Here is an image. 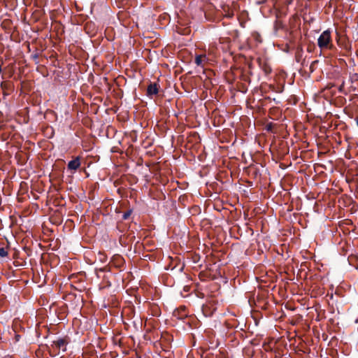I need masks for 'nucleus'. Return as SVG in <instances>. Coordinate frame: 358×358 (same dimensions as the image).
I'll list each match as a JSON object with an SVG mask.
<instances>
[{
	"label": "nucleus",
	"mask_w": 358,
	"mask_h": 358,
	"mask_svg": "<svg viewBox=\"0 0 358 358\" xmlns=\"http://www.w3.org/2000/svg\"><path fill=\"white\" fill-rule=\"evenodd\" d=\"M8 255V252L4 248H0V258L5 257Z\"/></svg>",
	"instance_id": "6"
},
{
	"label": "nucleus",
	"mask_w": 358,
	"mask_h": 358,
	"mask_svg": "<svg viewBox=\"0 0 358 358\" xmlns=\"http://www.w3.org/2000/svg\"><path fill=\"white\" fill-rule=\"evenodd\" d=\"M54 345L59 348H63V349H62L63 351L66 350V348H65L66 342L64 339H58V340L54 341Z\"/></svg>",
	"instance_id": "5"
},
{
	"label": "nucleus",
	"mask_w": 358,
	"mask_h": 358,
	"mask_svg": "<svg viewBox=\"0 0 358 358\" xmlns=\"http://www.w3.org/2000/svg\"><path fill=\"white\" fill-rule=\"evenodd\" d=\"M357 126H358V118L357 119Z\"/></svg>",
	"instance_id": "8"
},
{
	"label": "nucleus",
	"mask_w": 358,
	"mask_h": 358,
	"mask_svg": "<svg viewBox=\"0 0 358 358\" xmlns=\"http://www.w3.org/2000/svg\"><path fill=\"white\" fill-rule=\"evenodd\" d=\"M147 93H148V95H149V96H152V95L157 94L158 93V87H157V84H155V83L150 84L148 87Z\"/></svg>",
	"instance_id": "4"
},
{
	"label": "nucleus",
	"mask_w": 358,
	"mask_h": 358,
	"mask_svg": "<svg viewBox=\"0 0 358 358\" xmlns=\"http://www.w3.org/2000/svg\"><path fill=\"white\" fill-rule=\"evenodd\" d=\"M80 166V158L76 157V159L70 161L68 164V168L71 170H77Z\"/></svg>",
	"instance_id": "3"
},
{
	"label": "nucleus",
	"mask_w": 358,
	"mask_h": 358,
	"mask_svg": "<svg viewBox=\"0 0 358 358\" xmlns=\"http://www.w3.org/2000/svg\"><path fill=\"white\" fill-rule=\"evenodd\" d=\"M129 215H130V212H129H129H127V213H125L123 215V218H124V219H127V218H128V217H129Z\"/></svg>",
	"instance_id": "7"
},
{
	"label": "nucleus",
	"mask_w": 358,
	"mask_h": 358,
	"mask_svg": "<svg viewBox=\"0 0 358 358\" xmlns=\"http://www.w3.org/2000/svg\"><path fill=\"white\" fill-rule=\"evenodd\" d=\"M207 61L208 59L205 55H196L195 57V63L199 66L203 67Z\"/></svg>",
	"instance_id": "2"
},
{
	"label": "nucleus",
	"mask_w": 358,
	"mask_h": 358,
	"mask_svg": "<svg viewBox=\"0 0 358 358\" xmlns=\"http://www.w3.org/2000/svg\"><path fill=\"white\" fill-rule=\"evenodd\" d=\"M317 45L321 50L331 49L333 47L331 31L329 30L324 31L317 39Z\"/></svg>",
	"instance_id": "1"
}]
</instances>
